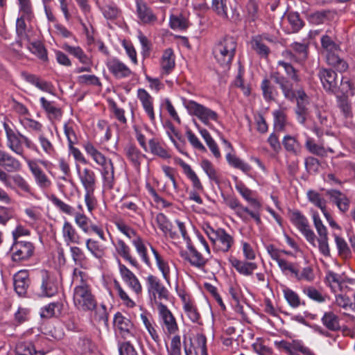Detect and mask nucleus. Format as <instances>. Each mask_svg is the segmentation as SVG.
<instances>
[{
    "mask_svg": "<svg viewBox=\"0 0 355 355\" xmlns=\"http://www.w3.org/2000/svg\"><path fill=\"white\" fill-rule=\"evenodd\" d=\"M85 277L84 272L77 268L73 269V280L76 285L73 290V302L75 308L79 311L88 312L95 307L96 299L91 285Z\"/></svg>",
    "mask_w": 355,
    "mask_h": 355,
    "instance_id": "nucleus-1",
    "label": "nucleus"
},
{
    "mask_svg": "<svg viewBox=\"0 0 355 355\" xmlns=\"http://www.w3.org/2000/svg\"><path fill=\"white\" fill-rule=\"evenodd\" d=\"M83 148L87 155L90 157L97 165L101 167V173L104 184L110 188L112 187L114 169L112 160L107 158L89 141H85L83 144Z\"/></svg>",
    "mask_w": 355,
    "mask_h": 355,
    "instance_id": "nucleus-2",
    "label": "nucleus"
},
{
    "mask_svg": "<svg viewBox=\"0 0 355 355\" xmlns=\"http://www.w3.org/2000/svg\"><path fill=\"white\" fill-rule=\"evenodd\" d=\"M236 47L237 42L233 36H225L216 43L213 49V55L216 62L225 70L230 69Z\"/></svg>",
    "mask_w": 355,
    "mask_h": 355,
    "instance_id": "nucleus-3",
    "label": "nucleus"
},
{
    "mask_svg": "<svg viewBox=\"0 0 355 355\" xmlns=\"http://www.w3.org/2000/svg\"><path fill=\"white\" fill-rule=\"evenodd\" d=\"M203 230L211 241L214 250L218 252L227 253L234 245V237L223 228L214 229L209 224H205Z\"/></svg>",
    "mask_w": 355,
    "mask_h": 355,
    "instance_id": "nucleus-4",
    "label": "nucleus"
},
{
    "mask_svg": "<svg viewBox=\"0 0 355 355\" xmlns=\"http://www.w3.org/2000/svg\"><path fill=\"white\" fill-rule=\"evenodd\" d=\"M114 225L118 230L122 234L129 239H132V243L135 246L137 254L147 266H150L151 263L147 254V248L145 245L143 239L137 235L136 231L125 224V223L121 219L116 220L114 222Z\"/></svg>",
    "mask_w": 355,
    "mask_h": 355,
    "instance_id": "nucleus-5",
    "label": "nucleus"
},
{
    "mask_svg": "<svg viewBox=\"0 0 355 355\" xmlns=\"http://www.w3.org/2000/svg\"><path fill=\"white\" fill-rule=\"evenodd\" d=\"M146 282L149 298L158 307L159 304H162L161 300L168 299V291L163 285L160 279L153 275H148L146 278Z\"/></svg>",
    "mask_w": 355,
    "mask_h": 355,
    "instance_id": "nucleus-6",
    "label": "nucleus"
},
{
    "mask_svg": "<svg viewBox=\"0 0 355 355\" xmlns=\"http://www.w3.org/2000/svg\"><path fill=\"white\" fill-rule=\"evenodd\" d=\"M289 218L294 226L305 237L306 241L312 244H315L316 236L311 228L307 218L298 210H293L289 212Z\"/></svg>",
    "mask_w": 355,
    "mask_h": 355,
    "instance_id": "nucleus-7",
    "label": "nucleus"
},
{
    "mask_svg": "<svg viewBox=\"0 0 355 355\" xmlns=\"http://www.w3.org/2000/svg\"><path fill=\"white\" fill-rule=\"evenodd\" d=\"M277 348L288 355H316L302 340L293 339L291 341L282 340L275 341Z\"/></svg>",
    "mask_w": 355,
    "mask_h": 355,
    "instance_id": "nucleus-8",
    "label": "nucleus"
},
{
    "mask_svg": "<svg viewBox=\"0 0 355 355\" xmlns=\"http://www.w3.org/2000/svg\"><path fill=\"white\" fill-rule=\"evenodd\" d=\"M185 107L190 114L196 116L207 125H209L210 121H218V115L215 111L194 101H188L185 104Z\"/></svg>",
    "mask_w": 355,
    "mask_h": 355,
    "instance_id": "nucleus-9",
    "label": "nucleus"
},
{
    "mask_svg": "<svg viewBox=\"0 0 355 355\" xmlns=\"http://www.w3.org/2000/svg\"><path fill=\"white\" fill-rule=\"evenodd\" d=\"M40 295L42 297H53L57 294L59 288V282L56 276L46 270L40 271Z\"/></svg>",
    "mask_w": 355,
    "mask_h": 355,
    "instance_id": "nucleus-10",
    "label": "nucleus"
},
{
    "mask_svg": "<svg viewBox=\"0 0 355 355\" xmlns=\"http://www.w3.org/2000/svg\"><path fill=\"white\" fill-rule=\"evenodd\" d=\"M312 217L314 227L318 235V242L319 251L324 257H329L330 248L327 229L324 225L318 212H313Z\"/></svg>",
    "mask_w": 355,
    "mask_h": 355,
    "instance_id": "nucleus-11",
    "label": "nucleus"
},
{
    "mask_svg": "<svg viewBox=\"0 0 355 355\" xmlns=\"http://www.w3.org/2000/svg\"><path fill=\"white\" fill-rule=\"evenodd\" d=\"M114 326L116 331L126 340L135 339V329L132 322L117 312L114 317Z\"/></svg>",
    "mask_w": 355,
    "mask_h": 355,
    "instance_id": "nucleus-12",
    "label": "nucleus"
},
{
    "mask_svg": "<svg viewBox=\"0 0 355 355\" xmlns=\"http://www.w3.org/2000/svg\"><path fill=\"white\" fill-rule=\"evenodd\" d=\"M187 251H182L181 257L191 266L200 270H203L207 265L209 257L199 252L191 243L187 244Z\"/></svg>",
    "mask_w": 355,
    "mask_h": 355,
    "instance_id": "nucleus-13",
    "label": "nucleus"
},
{
    "mask_svg": "<svg viewBox=\"0 0 355 355\" xmlns=\"http://www.w3.org/2000/svg\"><path fill=\"white\" fill-rule=\"evenodd\" d=\"M3 128L6 132L7 147L16 155L25 158L23 141L21 138L23 135L19 132H16L6 123H3Z\"/></svg>",
    "mask_w": 355,
    "mask_h": 355,
    "instance_id": "nucleus-14",
    "label": "nucleus"
},
{
    "mask_svg": "<svg viewBox=\"0 0 355 355\" xmlns=\"http://www.w3.org/2000/svg\"><path fill=\"white\" fill-rule=\"evenodd\" d=\"M76 225L86 234H89L92 231L96 233L98 237L106 241L103 230L98 225L93 223L92 220L85 214L82 212H76L73 215Z\"/></svg>",
    "mask_w": 355,
    "mask_h": 355,
    "instance_id": "nucleus-15",
    "label": "nucleus"
},
{
    "mask_svg": "<svg viewBox=\"0 0 355 355\" xmlns=\"http://www.w3.org/2000/svg\"><path fill=\"white\" fill-rule=\"evenodd\" d=\"M35 248L29 241H15L10 248L12 259L15 262H21L29 259L33 254Z\"/></svg>",
    "mask_w": 355,
    "mask_h": 355,
    "instance_id": "nucleus-16",
    "label": "nucleus"
},
{
    "mask_svg": "<svg viewBox=\"0 0 355 355\" xmlns=\"http://www.w3.org/2000/svg\"><path fill=\"white\" fill-rule=\"evenodd\" d=\"M119 270L121 277L127 286L137 297L142 293L143 288L137 277L125 265L119 262Z\"/></svg>",
    "mask_w": 355,
    "mask_h": 355,
    "instance_id": "nucleus-17",
    "label": "nucleus"
},
{
    "mask_svg": "<svg viewBox=\"0 0 355 355\" xmlns=\"http://www.w3.org/2000/svg\"><path fill=\"white\" fill-rule=\"evenodd\" d=\"M157 309L164 331L168 335L175 334L178 331V325L172 313L163 304H159Z\"/></svg>",
    "mask_w": 355,
    "mask_h": 355,
    "instance_id": "nucleus-18",
    "label": "nucleus"
},
{
    "mask_svg": "<svg viewBox=\"0 0 355 355\" xmlns=\"http://www.w3.org/2000/svg\"><path fill=\"white\" fill-rule=\"evenodd\" d=\"M323 88L328 92L335 94L338 88L339 80L337 73L328 69H320L318 72Z\"/></svg>",
    "mask_w": 355,
    "mask_h": 355,
    "instance_id": "nucleus-19",
    "label": "nucleus"
},
{
    "mask_svg": "<svg viewBox=\"0 0 355 355\" xmlns=\"http://www.w3.org/2000/svg\"><path fill=\"white\" fill-rule=\"evenodd\" d=\"M26 162L30 171L34 177L36 184L42 189H48L50 188L52 184L51 180L38 166L36 162L27 159Z\"/></svg>",
    "mask_w": 355,
    "mask_h": 355,
    "instance_id": "nucleus-20",
    "label": "nucleus"
},
{
    "mask_svg": "<svg viewBox=\"0 0 355 355\" xmlns=\"http://www.w3.org/2000/svg\"><path fill=\"white\" fill-rule=\"evenodd\" d=\"M106 66L109 71L118 79L129 77L132 71L130 68L117 58H110L107 60Z\"/></svg>",
    "mask_w": 355,
    "mask_h": 355,
    "instance_id": "nucleus-21",
    "label": "nucleus"
},
{
    "mask_svg": "<svg viewBox=\"0 0 355 355\" xmlns=\"http://www.w3.org/2000/svg\"><path fill=\"white\" fill-rule=\"evenodd\" d=\"M270 77L279 86L285 98L292 100L295 98L293 83L288 78L277 71L271 72Z\"/></svg>",
    "mask_w": 355,
    "mask_h": 355,
    "instance_id": "nucleus-22",
    "label": "nucleus"
},
{
    "mask_svg": "<svg viewBox=\"0 0 355 355\" xmlns=\"http://www.w3.org/2000/svg\"><path fill=\"white\" fill-rule=\"evenodd\" d=\"M76 169L85 191L95 190L96 184L95 173L89 168H84L82 170L78 164L76 165Z\"/></svg>",
    "mask_w": 355,
    "mask_h": 355,
    "instance_id": "nucleus-23",
    "label": "nucleus"
},
{
    "mask_svg": "<svg viewBox=\"0 0 355 355\" xmlns=\"http://www.w3.org/2000/svg\"><path fill=\"white\" fill-rule=\"evenodd\" d=\"M137 96L150 122L154 124L155 123V114L153 107V98L146 89L141 88L138 89Z\"/></svg>",
    "mask_w": 355,
    "mask_h": 355,
    "instance_id": "nucleus-24",
    "label": "nucleus"
},
{
    "mask_svg": "<svg viewBox=\"0 0 355 355\" xmlns=\"http://www.w3.org/2000/svg\"><path fill=\"white\" fill-rule=\"evenodd\" d=\"M326 193L330 201L336 205L340 211L345 213L349 210L350 200L345 194L336 189H329Z\"/></svg>",
    "mask_w": 355,
    "mask_h": 355,
    "instance_id": "nucleus-25",
    "label": "nucleus"
},
{
    "mask_svg": "<svg viewBox=\"0 0 355 355\" xmlns=\"http://www.w3.org/2000/svg\"><path fill=\"white\" fill-rule=\"evenodd\" d=\"M62 236L67 245L81 243V236L76 227L68 220H65L62 227Z\"/></svg>",
    "mask_w": 355,
    "mask_h": 355,
    "instance_id": "nucleus-26",
    "label": "nucleus"
},
{
    "mask_svg": "<svg viewBox=\"0 0 355 355\" xmlns=\"http://www.w3.org/2000/svg\"><path fill=\"white\" fill-rule=\"evenodd\" d=\"M0 166L8 172L20 171L22 164L19 160L8 152L0 149Z\"/></svg>",
    "mask_w": 355,
    "mask_h": 355,
    "instance_id": "nucleus-27",
    "label": "nucleus"
},
{
    "mask_svg": "<svg viewBox=\"0 0 355 355\" xmlns=\"http://www.w3.org/2000/svg\"><path fill=\"white\" fill-rule=\"evenodd\" d=\"M29 283L27 270H21L15 274L13 277L14 288L19 295H24L26 293Z\"/></svg>",
    "mask_w": 355,
    "mask_h": 355,
    "instance_id": "nucleus-28",
    "label": "nucleus"
},
{
    "mask_svg": "<svg viewBox=\"0 0 355 355\" xmlns=\"http://www.w3.org/2000/svg\"><path fill=\"white\" fill-rule=\"evenodd\" d=\"M21 77L39 89L51 94H54V88L51 83L42 80L38 76L25 71L21 72Z\"/></svg>",
    "mask_w": 355,
    "mask_h": 355,
    "instance_id": "nucleus-29",
    "label": "nucleus"
},
{
    "mask_svg": "<svg viewBox=\"0 0 355 355\" xmlns=\"http://www.w3.org/2000/svg\"><path fill=\"white\" fill-rule=\"evenodd\" d=\"M232 266L241 275L250 276L257 268V264L254 262H248L237 259L234 257L229 258Z\"/></svg>",
    "mask_w": 355,
    "mask_h": 355,
    "instance_id": "nucleus-30",
    "label": "nucleus"
},
{
    "mask_svg": "<svg viewBox=\"0 0 355 355\" xmlns=\"http://www.w3.org/2000/svg\"><path fill=\"white\" fill-rule=\"evenodd\" d=\"M137 13L139 19L144 24H153L157 20L151 8L141 0L137 1Z\"/></svg>",
    "mask_w": 355,
    "mask_h": 355,
    "instance_id": "nucleus-31",
    "label": "nucleus"
},
{
    "mask_svg": "<svg viewBox=\"0 0 355 355\" xmlns=\"http://www.w3.org/2000/svg\"><path fill=\"white\" fill-rule=\"evenodd\" d=\"M155 220L158 227L165 235L169 236L171 239L178 237V234L173 230V224L164 214H157Z\"/></svg>",
    "mask_w": 355,
    "mask_h": 355,
    "instance_id": "nucleus-32",
    "label": "nucleus"
},
{
    "mask_svg": "<svg viewBox=\"0 0 355 355\" xmlns=\"http://www.w3.org/2000/svg\"><path fill=\"white\" fill-rule=\"evenodd\" d=\"M126 158L131 162L137 169L140 168L141 162L145 158V155L135 146L131 144L128 145L124 148Z\"/></svg>",
    "mask_w": 355,
    "mask_h": 355,
    "instance_id": "nucleus-33",
    "label": "nucleus"
},
{
    "mask_svg": "<svg viewBox=\"0 0 355 355\" xmlns=\"http://www.w3.org/2000/svg\"><path fill=\"white\" fill-rule=\"evenodd\" d=\"M200 166L208 176L210 181L215 182L218 185L220 184L222 178L221 173L215 168L210 161L206 159H202L200 162Z\"/></svg>",
    "mask_w": 355,
    "mask_h": 355,
    "instance_id": "nucleus-34",
    "label": "nucleus"
},
{
    "mask_svg": "<svg viewBox=\"0 0 355 355\" xmlns=\"http://www.w3.org/2000/svg\"><path fill=\"white\" fill-rule=\"evenodd\" d=\"M62 309L63 304L62 302H51L41 308L40 315L42 318L46 319L58 317L61 315Z\"/></svg>",
    "mask_w": 355,
    "mask_h": 355,
    "instance_id": "nucleus-35",
    "label": "nucleus"
},
{
    "mask_svg": "<svg viewBox=\"0 0 355 355\" xmlns=\"http://www.w3.org/2000/svg\"><path fill=\"white\" fill-rule=\"evenodd\" d=\"M40 102L42 107L46 113L49 119L52 120L61 118L62 115V110L55 106V102L49 101L44 97H41L40 98Z\"/></svg>",
    "mask_w": 355,
    "mask_h": 355,
    "instance_id": "nucleus-36",
    "label": "nucleus"
},
{
    "mask_svg": "<svg viewBox=\"0 0 355 355\" xmlns=\"http://www.w3.org/2000/svg\"><path fill=\"white\" fill-rule=\"evenodd\" d=\"M341 52H331L327 53L326 59L329 65L335 68L340 72L345 71L348 68L347 62L340 56Z\"/></svg>",
    "mask_w": 355,
    "mask_h": 355,
    "instance_id": "nucleus-37",
    "label": "nucleus"
},
{
    "mask_svg": "<svg viewBox=\"0 0 355 355\" xmlns=\"http://www.w3.org/2000/svg\"><path fill=\"white\" fill-rule=\"evenodd\" d=\"M15 353L17 355H44L45 353L42 350H37L32 342L22 341L19 342L15 347Z\"/></svg>",
    "mask_w": 355,
    "mask_h": 355,
    "instance_id": "nucleus-38",
    "label": "nucleus"
},
{
    "mask_svg": "<svg viewBox=\"0 0 355 355\" xmlns=\"http://www.w3.org/2000/svg\"><path fill=\"white\" fill-rule=\"evenodd\" d=\"M251 48L260 57L266 58L270 53V48L266 45V42L258 35L252 37L250 42Z\"/></svg>",
    "mask_w": 355,
    "mask_h": 355,
    "instance_id": "nucleus-39",
    "label": "nucleus"
},
{
    "mask_svg": "<svg viewBox=\"0 0 355 355\" xmlns=\"http://www.w3.org/2000/svg\"><path fill=\"white\" fill-rule=\"evenodd\" d=\"M180 164L182 168L184 174L191 182L193 189L196 191H202L203 186L195 171L191 168V166L183 161H181Z\"/></svg>",
    "mask_w": 355,
    "mask_h": 355,
    "instance_id": "nucleus-40",
    "label": "nucleus"
},
{
    "mask_svg": "<svg viewBox=\"0 0 355 355\" xmlns=\"http://www.w3.org/2000/svg\"><path fill=\"white\" fill-rule=\"evenodd\" d=\"M321 320L323 325L330 331H336L340 329L339 318L332 311L325 312Z\"/></svg>",
    "mask_w": 355,
    "mask_h": 355,
    "instance_id": "nucleus-41",
    "label": "nucleus"
},
{
    "mask_svg": "<svg viewBox=\"0 0 355 355\" xmlns=\"http://www.w3.org/2000/svg\"><path fill=\"white\" fill-rule=\"evenodd\" d=\"M163 73L168 74L175 67V56L171 49L164 51L161 60Z\"/></svg>",
    "mask_w": 355,
    "mask_h": 355,
    "instance_id": "nucleus-42",
    "label": "nucleus"
},
{
    "mask_svg": "<svg viewBox=\"0 0 355 355\" xmlns=\"http://www.w3.org/2000/svg\"><path fill=\"white\" fill-rule=\"evenodd\" d=\"M85 246L87 250L98 259H102L105 254V248L94 239H87Z\"/></svg>",
    "mask_w": 355,
    "mask_h": 355,
    "instance_id": "nucleus-43",
    "label": "nucleus"
},
{
    "mask_svg": "<svg viewBox=\"0 0 355 355\" xmlns=\"http://www.w3.org/2000/svg\"><path fill=\"white\" fill-rule=\"evenodd\" d=\"M150 250L155 257L157 266L159 270L161 271L164 279L166 282L170 280V268L168 263L165 261L158 253V252L152 246L150 245Z\"/></svg>",
    "mask_w": 355,
    "mask_h": 355,
    "instance_id": "nucleus-44",
    "label": "nucleus"
},
{
    "mask_svg": "<svg viewBox=\"0 0 355 355\" xmlns=\"http://www.w3.org/2000/svg\"><path fill=\"white\" fill-rule=\"evenodd\" d=\"M261 89L262 90L263 96L266 101H275L278 96L277 89L267 78L262 80Z\"/></svg>",
    "mask_w": 355,
    "mask_h": 355,
    "instance_id": "nucleus-45",
    "label": "nucleus"
},
{
    "mask_svg": "<svg viewBox=\"0 0 355 355\" xmlns=\"http://www.w3.org/2000/svg\"><path fill=\"white\" fill-rule=\"evenodd\" d=\"M116 250L119 255H121L126 261L133 266H137L138 263L135 258L130 255V249L123 240H118L115 245Z\"/></svg>",
    "mask_w": 355,
    "mask_h": 355,
    "instance_id": "nucleus-46",
    "label": "nucleus"
},
{
    "mask_svg": "<svg viewBox=\"0 0 355 355\" xmlns=\"http://www.w3.org/2000/svg\"><path fill=\"white\" fill-rule=\"evenodd\" d=\"M302 293L310 300L318 303H323L326 301L327 295L312 286H304L302 288Z\"/></svg>",
    "mask_w": 355,
    "mask_h": 355,
    "instance_id": "nucleus-47",
    "label": "nucleus"
},
{
    "mask_svg": "<svg viewBox=\"0 0 355 355\" xmlns=\"http://www.w3.org/2000/svg\"><path fill=\"white\" fill-rule=\"evenodd\" d=\"M69 251L75 264L85 268L88 259L84 251L78 246H70Z\"/></svg>",
    "mask_w": 355,
    "mask_h": 355,
    "instance_id": "nucleus-48",
    "label": "nucleus"
},
{
    "mask_svg": "<svg viewBox=\"0 0 355 355\" xmlns=\"http://www.w3.org/2000/svg\"><path fill=\"white\" fill-rule=\"evenodd\" d=\"M226 159L231 166L240 169L245 173L250 172L251 170V166L248 163L243 162L242 159L231 153H227Z\"/></svg>",
    "mask_w": 355,
    "mask_h": 355,
    "instance_id": "nucleus-49",
    "label": "nucleus"
},
{
    "mask_svg": "<svg viewBox=\"0 0 355 355\" xmlns=\"http://www.w3.org/2000/svg\"><path fill=\"white\" fill-rule=\"evenodd\" d=\"M326 281L334 292L343 289L344 281L342 277L337 273L328 272L326 275Z\"/></svg>",
    "mask_w": 355,
    "mask_h": 355,
    "instance_id": "nucleus-50",
    "label": "nucleus"
},
{
    "mask_svg": "<svg viewBox=\"0 0 355 355\" xmlns=\"http://www.w3.org/2000/svg\"><path fill=\"white\" fill-rule=\"evenodd\" d=\"M236 189L242 197L245 199L254 209H261V204L256 198H252V191L244 185L236 186Z\"/></svg>",
    "mask_w": 355,
    "mask_h": 355,
    "instance_id": "nucleus-51",
    "label": "nucleus"
},
{
    "mask_svg": "<svg viewBox=\"0 0 355 355\" xmlns=\"http://www.w3.org/2000/svg\"><path fill=\"white\" fill-rule=\"evenodd\" d=\"M306 196L309 201L318 207L321 211H324L327 209V201L318 192L314 190H309L307 191Z\"/></svg>",
    "mask_w": 355,
    "mask_h": 355,
    "instance_id": "nucleus-52",
    "label": "nucleus"
},
{
    "mask_svg": "<svg viewBox=\"0 0 355 355\" xmlns=\"http://www.w3.org/2000/svg\"><path fill=\"white\" fill-rule=\"evenodd\" d=\"M150 151L162 159H168L171 156L167 150L164 149L156 139H151L148 141Z\"/></svg>",
    "mask_w": 355,
    "mask_h": 355,
    "instance_id": "nucleus-53",
    "label": "nucleus"
},
{
    "mask_svg": "<svg viewBox=\"0 0 355 355\" xmlns=\"http://www.w3.org/2000/svg\"><path fill=\"white\" fill-rule=\"evenodd\" d=\"M114 288L117 292V295L123 302V304L128 308H133L136 303L129 297L128 293L123 288L117 280L113 282Z\"/></svg>",
    "mask_w": 355,
    "mask_h": 355,
    "instance_id": "nucleus-54",
    "label": "nucleus"
},
{
    "mask_svg": "<svg viewBox=\"0 0 355 355\" xmlns=\"http://www.w3.org/2000/svg\"><path fill=\"white\" fill-rule=\"evenodd\" d=\"M140 318L141 319V321L145 326L146 329H147L148 332L150 335L152 339L158 343L160 341L159 336L155 329V323L151 318V317H148L147 315L144 313H141L140 315Z\"/></svg>",
    "mask_w": 355,
    "mask_h": 355,
    "instance_id": "nucleus-55",
    "label": "nucleus"
},
{
    "mask_svg": "<svg viewBox=\"0 0 355 355\" xmlns=\"http://www.w3.org/2000/svg\"><path fill=\"white\" fill-rule=\"evenodd\" d=\"M282 144L285 149L294 155H297L301 150V146L295 137L291 135H286L283 140Z\"/></svg>",
    "mask_w": 355,
    "mask_h": 355,
    "instance_id": "nucleus-56",
    "label": "nucleus"
},
{
    "mask_svg": "<svg viewBox=\"0 0 355 355\" xmlns=\"http://www.w3.org/2000/svg\"><path fill=\"white\" fill-rule=\"evenodd\" d=\"M64 49L69 53L73 55L75 58L83 64H88L90 62L89 57L85 53L83 50L80 46H72L65 44Z\"/></svg>",
    "mask_w": 355,
    "mask_h": 355,
    "instance_id": "nucleus-57",
    "label": "nucleus"
},
{
    "mask_svg": "<svg viewBox=\"0 0 355 355\" xmlns=\"http://www.w3.org/2000/svg\"><path fill=\"white\" fill-rule=\"evenodd\" d=\"M322 47L327 53L331 52H341L340 44L336 43L330 35L325 34L321 37Z\"/></svg>",
    "mask_w": 355,
    "mask_h": 355,
    "instance_id": "nucleus-58",
    "label": "nucleus"
},
{
    "mask_svg": "<svg viewBox=\"0 0 355 355\" xmlns=\"http://www.w3.org/2000/svg\"><path fill=\"white\" fill-rule=\"evenodd\" d=\"M286 19L293 33L298 32L304 26V21L300 19L297 12H288L286 15Z\"/></svg>",
    "mask_w": 355,
    "mask_h": 355,
    "instance_id": "nucleus-59",
    "label": "nucleus"
},
{
    "mask_svg": "<svg viewBox=\"0 0 355 355\" xmlns=\"http://www.w3.org/2000/svg\"><path fill=\"white\" fill-rule=\"evenodd\" d=\"M18 2L20 16L26 17V20L31 21L34 17L33 6L31 0H18Z\"/></svg>",
    "mask_w": 355,
    "mask_h": 355,
    "instance_id": "nucleus-60",
    "label": "nucleus"
},
{
    "mask_svg": "<svg viewBox=\"0 0 355 355\" xmlns=\"http://www.w3.org/2000/svg\"><path fill=\"white\" fill-rule=\"evenodd\" d=\"M258 0H248L245 9V17L249 21H254L258 18Z\"/></svg>",
    "mask_w": 355,
    "mask_h": 355,
    "instance_id": "nucleus-61",
    "label": "nucleus"
},
{
    "mask_svg": "<svg viewBox=\"0 0 355 355\" xmlns=\"http://www.w3.org/2000/svg\"><path fill=\"white\" fill-rule=\"evenodd\" d=\"M305 146L307 150L312 154L322 157L327 155V150L322 146L315 143L313 139L308 138L305 142Z\"/></svg>",
    "mask_w": 355,
    "mask_h": 355,
    "instance_id": "nucleus-62",
    "label": "nucleus"
},
{
    "mask_svg": "<svg viewBox=\"0 0 355 355\" xmlns=\"http://www.w3.org/2000/svg\"><path fill=\"white\" fill-rule=\"evenodd\" d=\"M277 65L284 68L288 78L293 82L298 83L301 80V78L298 74V71L290 63L283 60H279L277 62Z\"/></svg>",
    "mask_w": 355,
    "mask_h": 355,
    "instance_id": "nucleus-63",
    "label": "nucleus"
},
{
    "mask_svg": "<svg viewBox=\"0 0 355 355\" xmlns=\"http://www.w3.org/2000/svg\"><path fill=\"white\" fill-rule=\"evenodd\" d=\"M89 312H93V317L96 321L106 323L108 320V313L107 312L106 306L103 304L98 305L97 300L96 301L95 307Z\"/></svg>",
    "mask_w": 355,
    "mask_h": 355,
    "instance_id": "nucleus-64",
    "label": "nucleus"
}]
</instances>
